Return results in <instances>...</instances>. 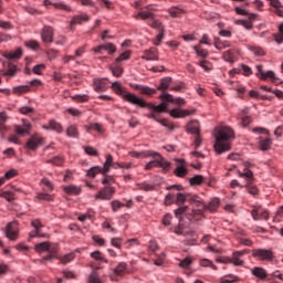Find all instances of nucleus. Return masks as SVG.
<instances>
[{"label":"nucleus","mask_w":283,"mask_h":283,"mask_svg":"<svg viewBox=\"0 0 283 283\" xmlns=\"http://www.w3.org/2000/svg\"><path fill=\"white\" fill-rule=\"evenodd\" d=\"M251 273L258 279L264 280L268 276L266 270L264 268H254Z\"/></svg>","instance_id":"72a5a7b5"},{"label":"nucleus","mask_w":283,"mask_h":283,"mask_svg":"<svg viewBox=\"0 0 283 283\" xmlns=\"http://www.w3.org/2000/svg\"><path fill=\"white\" fill-rule=\"evenodd\" d=\"M103 49H106L108 54H115L116 44H113L112 42H108L107 44H98V46H95L94 49L95 54H102Z\"/></svg>","instance_id":"4be33fe9"},{"label":"nucleus","mask_w":283,"mask_h":283,"mask_svg":"<svg viewBox=\"0 0 283 283\" xmlns=\"http://www.w3.org/2000/svg\"><path fill=\"white\" fill-rule=\"evenodd\" d=\"M41 184L44 185V192H38V200L51 202L54 200L53 195H51L52 190H54L53 184L49 179H42Z\"/></svg>","instance_id":"9d476101"},{"label":"nucleus","mask_w":283,"mask_h":283,"mask_svg":"<svg viewBox=\"0 0 283 283\" xmlns=\"http://www.w3.org/2000/svg\"><path fill=\"white\" fill-rule=\"evenodd\" d=\"M191 262H192L191 258H184V260H181L179 264L180 266H184L185 270H188L189 266H191Z\"/></svg>","instance_id":"bf43d9fd"},{"label":"nucleus","mask_w":283,"mask_h":283,"mask_svg":"<svg viewBox=\"0 0 283 283\" xmlns=\"http://www.w3.org/2000/svg\"><path fill=\"white\" fill-rule=\"evenodd\" d=\"M271 6L275 9L279 17H283V2L281 0H271Z\"/></svg>","instance_id":"2f4dec72"},{"label":"nucleus","mask_w":283,"mask_h":283,"mask_svg":"<svg viewBox=\"0 0 283 283\" xmlns=\"http://www.w3.org/2000/svg\"><path fill=\"white\" fill-rule=\"evenodd\" d=\"M65 192H67V196H80L82 189L78 186H64Z\"/></svg>","instance_id":"c756f323"},{"label":"nucleus","mask_w":283,"mask_h":283,"mask_svg":"<svg viewBox=\"0 0 283 283\" xmlns=\"http://www.w3.org/2000/svg\"><path fill=\"white\" fill-rule=\"evenodd\" d=\"M235 11L238 14H248L250 21L248 20H243L241 21L242 25H244V29L251 30L253 29V19H255V14H250L248 10H245L244 8H235Z\"/></svg>","instance_id":"a211bd4d"},{"label":"nucleus","mask_w":283,"mask_h":283,"mask_svg":"<svg viewBox=\"0 0 283 283\" xmlns=\"http://www.w3.org/2000/svg\"><path fill=\"white\" fill-rule=\"evenodd\" d=\"M90 283H101V279L96 272H93L90 276Z\"/></svg>","instance_id":"774afa93"},{"label":"nucleus","mask_w":283,"mask_h":283,"mask_svg":"<svg viewBox=\"0 0 283 283\" xmlns=\"http://www.w3.org/2000/svg\"><path fill=\"white\" fill-rule=\"evenodd\" d=\"M43 42L50 43L54 40V29L52 27H44L41 33Z\"/></svg>","instance_id":"b1692460"},{"label":"nucleus","mask_w":283,"mask_h":283,"mask_svg":"<svg viewBox=\"0 0 283 283\" xmlns=\"http://www.w3.org/2000/svg\"><path fill=\"white\" fill-rule=\"evenodd\" d=\"M214 46L217 49H227L231 46V42L229 40H220V38H214Z\"/></svg>","instance_id":"e433bc0d"},{"label":"nucleus","mask_w":283,"mask_h":283,"mask_svg":"<svg viewBox=\"0 0 283 283\" xmlns=\"http://www.w3.org/2000/svg\"><path fill=\"white\" fill-rule=\"evenodd\" d=\"M122 207H125L123 202H119V200H113L112 202V209L113 211H118Z\"/></svg>","instance_id":"0e129e2a"},{"label":"nucleus","mask_w":283,"mask_h":283,"mask_svg":"<svg viewBox=\"0 0 283 283\" xmlns=\"http://www.w3.org/2000/svg\"><path fill=\"white\" fill-rule=\"evenodd\" d=\"M108 81L107 80H94V90L95 91H107Z\"/></svg>","instance_id":"bb28decb"},{"label":"nucleus","mask_w":283,"mask_h":283,"mask_svg":"<svg viewBox=\"0 0 283 283\" xmlns=\"http://www.w3.org/2000/svg\"><path fill=\"white\" fill-rule=\"evenodd\" d=\"M205 181V177L202 175H196L190 179L191 186H199Z\"/></svg>","instance_id":"09e8293b"},{"label":"nucleus","mask_w":283,"mask_h":283,"mask_svg":"<svg viewBox=\"0 0 283 283\" xmlns=\"http://www.w3.org/2000/svg\"><path fill=\"white\" fill-rule=\"evenodd\" d=\"M75 256V253H66L65 255H62L60 260L63 264H67L69 262H72Z\"/></svg>","instance_id":"3c124183"},{"label":"nucleus","mask_w":283,"mask_h":283,"mask_svg":"<svg viewBox=\"0 0 283 283\" xmlns=\"http://www.w3.org/2000/svg\"><path fill=\"white\" fill-rule=\"evenodd\" d=\"M44 6H53L56 10H64V12L73 11V8L67 6L66 2H52V0H44Z\"/></svg>","instance_id":"412c9836"},{"label":"nucleus","mask_w":283,"mask_h":283,"mask_svg":"<svg viewBox=\"0 0 283 283\" xmlns=\"http://www.w3.org/2000/svg\"><path fill=\"white\" fill-rule=\"evenodd\" d=\"M45 130H56V133H63V126L62 124H59V122H49V126H43Z\"/></svg>","instance_id":"473e14b6"},{"label":"nucleus","mask_w":283,"mask_h":283,"mask_svg":"<svg viewBox=\"0 0 283 283\" xmlns=\"http://www.w3.org/2000/svg\"><path fill=\"white\" fill-rule=\"evenodd\" d=\"M200 205H197V221L199 220L200 216L205 213L206 210L208 211H217L218 207H220L219 198H213L208 205L203 202L202 198L198 197Z\"/></svg>","instance_id":"423d86ee"},{"label":"nucleus","mask_w":283,"mask_h":283,"mask_svg":"<svg viewBox=\"0 0 283 283\" xmlns=\"http://www.w3.org/2000/svg\"><path fill=\"white\" fill-rule=\"evenodd\" d=\"M234 281H237V276H233V274H229L221 279V283H234Z\"/></svg>","instance_id":"e2e57ef3"},{"label":"nucleus","mask_w":283,"mask_h":283,"mask_svg":"<svg viewBox=\"0 0 283 283\" xmlns=\"http://www.w3.org/2000/svg\"><path fill=\"white\" fill-rule=\"evenodd\" d=\"M30 91V86L23 85V86H14L13 93L17 95H22L23 93H28Z\"/></svg>","instance_id":"de8ad7c7"},{"label":"nucleus","mask_w":283,"mask_h":283,"mask_svg":"<svg viewBox=\"0 0 283 283\" xmlns=\"http://www.w3.org/2000/svg\"><path fill=\"white\" fill-rule=\"evenodd\" d=\"M273 144L272 139L270 137H265V139H260V149L262 151H266L268 149H271V145Z\"/></svg>","instance_id":"ea45409f"},{"label":"nucleus","mask_w":283,"mask_h":283,"mask_svg":"<svg viewBox=\"0 0 283 283\" xmlns=\"http://www.w3.org/2000/svg\"><path fill=\"white\" fill-rule=\"evenodd\" d=\"M142 59L146 61H159L158 49L156 46H150V49H146Z\"/></svg>","instance_id":"6ab92c4d"},{"label":"nucleus","mask_w":283,"mask_h":283,"mask_svg":"<svg viewBox=\"0 0 283 283\" xmlns=\"http://www.w3.org/2000/svg\"><path fill=\"white\" fill-rule=\"evenodd\" d=\"M0 198H4L8 202H13L15 200V192L13 190H2Z\"/></svg>","instance_id":"f704fd0d"},{"label":"nucleus","mask_w":283,"mask_h":283,"mask_svg":"<svg viewBox=\"0 0 283 283\" xmlns=\"http://www.w3.org/2000/svg\"><path fill=\"white\" fill-rule=\"evenodd\" d=\"M133 88H136L144 95H154V93H156V88H151L150 86H145L143 84H133Z\"/></svg>","instance_id":"a878e982"},{"label":"nucleus","mask_w":283,"mask_h":283,"mask_svg":"<svg viewBox=\"0 0 283 283\" xmlns=\"http://www.w3.org/2000/svg\"><path fill=\"white\" fill-rule=\"evenodd\" d=\"M199 65L206 70V72H210L212 70L213 65L210 63V61H200Z\"/></svg>","instance_id":"680f3d73"},{"label":"nucleus","mask_w":283,"mask_h":283,"mask_svg":"<svg viewBox=\"0 0 283 283\" xmlns=\"http://www.w3.org/2000/svg\"><path fill=\"white\" fill-rule=\"evenodd\" d=\"M2 73L7 74L9 77H14L17 74V65L13 63H8V65L4 64V70Z\"/></svg>","instance_id":"cd10ccee"},{"label":"nucleus","mask_w":283,"mask_h":283,"mask_svg":"<svg viewBox=\"0 0 283 283\" xmlns=\"http://www.w3.org/2000/svg\"><path fill=\"white\" fill-rule=\"evenodd\" d=\"M112 88L115 91V93L122 95L124 101H127V103H132L133 105H145L144 97H138L135 93L125 91L119 82H113Z\"/></svg>","instance_id":"20e7f679"},{"label":"nucleus","mask_w":283,"mask_h":283,"mask_svg":"<svg viewBox=\"0 0 283 283\" xmlns=\"http://www.w3.org/2000/svg\"><path fill=\"white\" fill-rule=\"evenodd\" d=\"M87 133L91 130H96L97 133H104V128L101 124H91L90 126H85Z\"/></svg>","instance_id":"c03bdc74"},{"label":"nucleus","mask_w":283,"mask_h":283,"mask_svg":"<svg viewBox=\"0 0 283 283\" xmlns=\"http://www.w3.org/2000/svg\"><path fill=\"white\" fill-rule=\"evenodd\" d=\"M114 167V163H113V156L112 155H108L106 156V161L104 163V166L103 167H99V166H94V167H91L90 170H87V177H96V175H107V171H109L111 167Z\"/></svg>","instance_id":"0eeeda50"},{"label":"nucleus","mask_w":283,"mask_h":283,"mask_svg":"<svg viewBox=\"0 0 283 283\" xmlns=\"http://www.w3.org/2000/svg\"><path fill=\"white\" fill-rule=\"evenodd\" d=\"M145 156H153V167H163L164 171H169L171 163L169 160H165L160 154H156L154 151H146Z\"/></svg>","instance_id":"1a4fd4ad"},{"label":"nucleus","mask_w":283,"mask_h":283,"mask_svg":"<svg viewBox=\"0 0 283 283\" xmlns=\"http://www.w3.org/2000/svg\"><path fill=\"white\" fill-rule=\"evenodd\" d=\"M46 65L44 63H40L39 65H34L33 72L35 74H42V71L45 70Z\"/></svg>","instance_id":"69168bd1"},{"label":"nucleus","mask_w":283,"mask_h":283,"mask_svg":"<svg viewBox=\"0 0 283 283\" xmlns=\"http://www.w3.org/2000/svg\"><path fill=\"white\" fill-rule=\"evenodd\" d=\"M251 213L254 221H262V220L268 221L270 217L269 211H266L265 209H262V207H255L254 209H252Z\"/></svg>","instance_id":"2eb2a0df"},{"label":"nucleus","mask_w":283,"mask_h":283,"mask_svg":"<svg viewBox=\"0 0 283 283\" xmlns=\"http://www.w3.org/2000/svg\"><path fill=\"white\" fill-rule=\"evenodd\" d=\"M14 130L15 133H18V135H22V136L30 135V130H32V124L23 119L22 126H15Z\"/></svg>","instance_id":"5701e85b"},{"label":"nucleus","mask_w":283,"mask_h":283,"mask_svg":"<svg viewBox=\"0 0 283 283\" xmlns=\"http://www.w3.org/2000/svg\"><path fill=\"white\" fill-rule=\"evenodd\" d=\"M50 249V243L49 241H42L41 244L35 245V251L39 253H42L43 251H49Z\"/></svg>","instance_id":"37998d69"},{"label":"nucleus","mask_w":283,"mask_h":283,"mask_svg":"<svg viewBox=\"0 0 283 283\" xmlns=\"http://www.w3.org/2000/svg\"><path fill=\"white\" fill-rule=\"evenodd\" d=\"M148 19V24L151 25L153 29H157V31L163 30V23L158 19H155V14L150 11V7L146 8V11L140 10L136 14V19Z\"/></svg>","instance_id":"39448f33"},{"label":"nucleus","mask_w":283,"mask_h":283,"mask_svg":"<svg viewBox=\"0 0 283 283\" xmlns=\"http://www.w3.org/2000/svg\"><path fill=\"white\" fill-rule=\"evenodd\" d=\"M176 205L178 209L175 210V216L182 221L184 216L189 218V221H198V205H201L199 195H189V192H177Z\"/></svg>","instance_id":"f03ea898"},{"label":"nucleus","mask_w":283,"mask_h":283,"mask_svg":"<svg viewBox=\"0 0 283 283\" xmlns=\"http://www.w3.org/2000/svg\"><path fill=\"white\" fill-rule=\"evenodd\" d=\"M170 82H171V77H165L164 80H161V83L158 86V90L166 91L167 88H169Z\"/></svg>","instance_id":"49530a36"},{"label":"nucleus","mask_w":283,"mask_h":283,"mask_svg":"<svg viewBox=\"0 0 283 283\" xmlns=\"http://www.w3.org/2000/svg\"><path fill=\"white\" fill-rule=\"evenodd\" d=\"M248 253L247 250L243 251H234L232 253V258H226V260H220L221 262H232L235 265H242L244 264V260H242V255H245Z\"/></svg>","instance_id":"4468645a"},{"label":"nucleus","mask_w":283,"mask_h":283,"mask_svg":"<svg viewBox=\"0 0 283 283\" xmlns=\"http://www.w3.org/2000/svg\"><path fill=\"white\" fill-rule=\"evenodd\" d=\"M6 234L9 239H18L19 237V223L13 222L7 226Z\"/></svg>","instance_id":"aec40b11"},{"label":"nucleus","mask_w":283,"mask_h":283,"mask_svg":"<svg viewBox=\"0 0 283 283\" xmlns=\"http://www.w3.org/2000/svg\"><path fill=\"white\" fill-rule=\"evenodd\" d=\"M252 52L255 54V56H264L265 52L262 46H252Z\"/></svg>","instance_id":"052dcab7"},{"label":"nucleus","mask_w":283,"mask_h":283,"mask_svg":"<svg viewBox=\"0 0 283 283\" xmlns=\"http://www.w3.org/2000/svg\"><path fill=\"white\" fill-rule=\"evenodd\" d=\"M126 270H127V264H126V262H119V263L117 264V268H115L114 272H115V274H116L117 276H123V274H125Z\"/></svg>","instance_id":"a19ab883"},{"label":"nucleus","mask_w":283,"mask_h":283,"mask_svg":"<svg viewBox=\"0 0 283 283\" xmlns=\"http://www.w3.org/2000/svg\"><path fill=\"white\" fill-rule=\"evenodd\" d=\"M185 10H181L180 8H170L169 14L171 17H181L184 14Z\"/></svg>","instance_id":"4d7b16f0"},{"label":"nucleus","mask_w":283,"mask_h":283,"mask_svg":"<svg viewBox=\"0 0 283 283\" xmlns=\"http://www.w3.org/2000/svg\"><path fill=\"white\" fill-rule=\"evenodd\" d=\"M240 117H241L242 126L247 127L250 125L252 117L249 116V109H242Z\"/></svg>","instance_id":"c85d7f7f"},{"label":"nucleus","mask_w":283,"mask_h":283,"mask_svg":"<svg viewBox=\"0 0 283 283\" xmlns=\"http://www.w3.org/2000/svg\"><path fill=\"white\" fill-rule=\"evenodd\" d=\"M239 177L245 180V186L251 196H259V188L252 185L254 181V176L251 170H244L243 172H239Z\"/></svg>","instance_id":"6e6552de"},{"label":"nucleus","mask_w":283,"mask_h":283,"mask_svg":"<svg viewBox=\"0 0 283 283\" xmlns=\"http://www.w3.org/2000/svg\"><path fill=\"white\" fill-rule=\"evenodd\" d=\"M234 137V130L229 126H222L216 137L214 149L217 154H223L224 151H230L231 142L230 139Z\"/></svg>","instance_id":"7ed1b4c3"},{"label":"nucleus","mask_w":283,"mask_h":283,"mask_svg":"<svg viewBox=\"0 0 283 283\" xmlns=\"http://www.w3.org/2000/svg\"><path fill=\"white\" fill-rule=\"evenodd\" d=\"M187 130H188V133H193L195 135L200 133L199 122H189V124L187 125Z\"/></svg>","instance_id":"4c0bfd02"},{"label":"nucleus","mask_w":283,"mask_h":283,"mask_svg":"<svg viewBox=\"0 0 283 283\" xmlns=\"http://www.w3.org/2000/svg\"><path fill=\"white\" fill-rule=\"evenodd\" d=\"M66 135L69 137H78V128H76V126H69V128L66 129Z\"/></svg>","instance_id":"8fccbe9b"},{"label":"nucleus","mask_w":283,"mask_h":283,"mask_svg":"<svg viewBox=\"0 0 283 283\" xmlns=\"http://www.w3.org/2000/svg\"><path fill=\"white\" fill-rule=\"evenodd\" d=\"M84 21H90V14H76L71 20V25H76L77 23H83Z\"/></svg>","instance_id":"7c9ffc66"},{"label":"nucleus","mask_w":283,"mask_h":283,"mask_svg":"<svg viewBox=\"0 0 283 283\" xmlns=\"http://www.w3.org/2000/svg\"><path fill=\"white\" fill-rule=\"evenodd\" d=\"M256 77H260V80L269 78L271 82H277L275 72H273V70H268V72H264L262 65H256Z\"/></svg>","instance_id":"ddd939ff"},{"label":"nucleus","mask_w":283,"mask_h":283,"mask_svg":"<svg viewBox=\"0 0 283 283\" xmlns=\"http://www.w3.org/2000/svg\"><path fill=\"white\" fill-rule=\"evenodd\" d=\"M116 188L114 186H108L104 184V188H102L96 195L95 200H112L113 196H115Z\"/></svg>","instance_id":"9b49d317"},{"label":"nucleus","mask_w":283,"mask_h":283,"mask_svg":"<svg viewBox=\"0 0 283 283\" xmlns=\"http://www.w3.org/2000/svg\"><path fill=\"white\" fill-rule=\"evenodd\" d=\"M222 57L224 61H228V63H234L235 52L233 51V49H228V52H223Z\"/></svg>","instance_id":"58836bf2"},{"label":"nucleus","mask_w":283,"mask_h":283,"mask_svg":"<svg viewBox=\"0 0 283 283\" xmlns=\"http://www.w3.org/2000/svg\"><path fill=\"white\" fill-rule=\"evenodd\" d=\"M176 164H177V167L175 170L176 177H186V175H188L186 160H184V158H176Z\"/></svg>","instance_id":"dca6fc26"},{"label":"nucleus","mask_w":283,"mask_h":283,"mask_svg":"<svg viewBox=\"0 0 283 283\" xmlns=\"http://www.w3.org/2000/svg\"><path fill=\"white\" fill-rule=\"evenodd\" d=\"M119 56L115 59V62L111 65V71L113 72L115 77H122L124 72V67L119 65L120 61H118Z\"/></svg>","instance_id":"393cba45"},{"label":"nucleus","mask_w":283,"mask_h":283,"mask_svg":"<svg viewBox=\"0 0 283 283\" xmlns=\"http://www.w3.org/2000/svg\"><path fill=\"white\" fill-rule=\"evenodd\" d=\"M195 52L198 56H202V59H207V56H209L208 49H201V46L198 45L195 46Z\"/></svg>","instance_id":"a18cd8bd"},{"label":"nucleus","mask_w":283,"mask_h":283,"mask_svg":"<svg viewBox=\"0 0 283 283\" xmlns=\"http://www.w3.org/2000/svg\"><path fill=\"white\" fill-rule=\"evenodd\" d=\"M158 31H159V33H158V35L156 36V40H155V44H157V45L161 44V42L165 38V34H164L165 29L163 27V23H161V29H158Z\"/></svg>","instance_id":"5fc2aeb1"},{"label":"nucleus","mask_w":283,"mask_h":283,"mask_svg":"<svg viewBox=\"0 0 283 283\" xmlns=\"http://www.w3.org/2000/svg\"><path fill=\"white\" fill-rule=\"evenodd\" d=\"M91 255L95 260H102L103 262H108V260L106 258H104L102 251H93V253H91Z\"/></svg>","instance_id":"6e6d98bb"},{"label":"nucleus","mask_w":283,"mask_h":283,"mask_svg":"<svg viewBox=\"0 0 283 283\" xmlns=\"http://www.w3.org/2000/svg\"><path fill=\"white\" fill-rule=\"evenodd\" d=\"M253 256L259 260H273L274 253L268 249H254Z\"/></svg>","instance_id":"f3484780"},{"label":"nucleus","mask_w":283,"mask_h":283,"mask_svg":"<svg viewBox=\"0 0 283 283\" xmlns=\"http://www.w3.org/2000/svg\"><path fill=\"white\" fill-rule=\"evenodd\" d=\"M200 264L202 266H212V270H217L216 264H213L212 260H209L208 258L200 260Z\"/></svg>","instance_id":"13d9d810"},{"label":"nucleus","mask_w":283,"mask_h":283,"mask_svg":"<svg viewBox=\"0 0 283 283\" xmlns=\"http://www.w3.org/2000/svg\"><path fill=\"white\" fill-rule=\"evenodd\" d=\"M163 103L160 105H154V103H146L144 101V105H139V107H148L151 109L150 114H148V118H154L158 123L161 124V126H166V128H169L170 130H175V126H169L167 118H159L158 113L160 112H169L170 116L174 118H184L185 116H189L191 112L189 109H169L168 103L174 101V95L170 93H164L160 95Z\"/></svg>","instance_id":"f257e3e1"},{"label":"nucleus","mask_w":283,"mask_h":283,"mask_svg":"<svg viewBox=\"0 0 283 283\" xmlns=\"http://www.w3.org/2000/svg\"><path fill=\"white\" fill-rule=\"evenodd\" d=\"M7 119V112H0V132L7 130V126H4Z\"/></svg>","instance_id":"603ef678"},{"label":"nucleus","mask_w":283,"mask_h":283,"mask_svg":"<svg viewBox=\"0 0 283 283\" xmlns=\"http://www.w3.org/2000/svg\"><path fill=\"white\" fill-rule=\"evenodd\" d=\"M4 59L13 60V59H21L22 56V49H15V52H7L3 54Z\"/></svg>","instance_id":"c9c22d12"},{"label":"nucleus","mask_w":283,"mask_h":283,"mask_svg":"<svg viewBox=\"0 0 283 283\" xmlns=\"http://www.w3.org/2000/svg\"><path fill=\"white\" fill-rule=\"evenodd\" d=\"M42 144H44V137L35 133L28 139L27 147L28 149L35 151L38 147H42Z\"/></svg>","instance_id":"f8f14e48"},{"label":"nucleus","mask_w":283,"mask_h":283,"mask_svg":"<svg viewBox=\"0 0 283 283\" xmlns=\"http://www.w3.org/2000/svg\"><path fill=\"white\" fill-rule=\"evenodd\" d=\"M25 45L29 46L30 49H39L40 44L36 40H29L25 42Z\"/></svg>","instance_id":"338daca9"},{"label":"nucleus","mask_w":283,"mask_h":283,"mask_svg":"<svg viewBox=\"0 0 283 283\" xmlns=\"http://www.w3.org/2000/svg\"><path fill=\"white\" fill-rule=\"evenodd\" d=\"M84 151L88 156H98V151L94 148V146H84Z\"/></svg>","instance_id":"864d4df0"},{"label":"nucleus","mask_w":283,"mask_h":283,"mask_svg":"<svg viewBox=\"0 0 283 283\" xmlns=\"http://www.w3.org/2000/svg\"><path fill=\"white\" fill-rule=\"evenodd\" d=\"M32 226L33 228H35V231L31 234V237H36L40 235V228H43L42 222L40 221V219H35L34 221H32Z\"/></svg>","instance_id":"79ce46f5"}]
</instances>
